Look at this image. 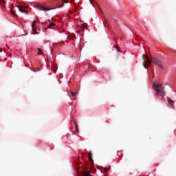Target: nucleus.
Here are the masks:
<instances>
[{"instance_id":"22","label":"nucleus","mask_w":176,"mask_h":176,"mask_svg":"<svg viewBox=\"0 0 176 176\" xmlns=\"http://www.w3.org/2000/svg\"><path fill=\"white\" fill-rule=\"evenodd\" d=\"M7 47H9L8 45H6Z\"/></svg>"},{"instance_id":"19","label":"nucleus","mask_w":176,"mask_h":176,"mask_svg":"<svg viewBox=\"0 0 176 176\" xmlns=\"http://www.w3.org/2000/svg\"><path fill=\"white\" fill-rule=\"evenodd\" d=\"M65 3H68V1H65Z\"/></svg>"},{"instance_id":"12","label":"nucleus","mask_w":176,"mask_h":176,"mask_svg":"<svg viewBox=\"0 0 176 176\" xmlns=\"http://www.w3.org/2000/svg\"><path fill=\"white\" fill-rule=\"evenodd\" d=\"M0 5H1V6H4V5H5V1H3V0H0Z\"/></svg>"},{"instance_id":"2","label":"nucleus","mask_w":176,"mask_h":176,"mask_svg":"<svg viewBox=\"0 0 176 176\" xmlns=\"http://www.w3.org/2000/svg\"><path fill=\"white\" fill-rule=\"evenodd\" d=\"M151 60L153 63H154V64H156L158 67H160V68H162V69H164L163 63H162V61H160V60L157 59V58H152Z\"/></svg>"},{"instance_id":"16","label":"nucleus","mask_w":176,"mask_h":176,"mask_svg":"<svg viewBox=\"0 0 176 176\" xmlns=\"http://www.w3.org/2000/svg\"><path fill=\"white\" fill-rule=\"evenodd\" d=\"M11 13L12 14H14V12H13V10H11Z\"/></svg>"},{"instance_id":"18","label":"nucleus","mask_w":176,"mask_h":176,"mask_svg":"<svg viewBox=\"0 0 176 176\" xmlns=\"http://www.w3.org/2000/svg\"><path fill=\"white\" fill-rule=\"evenodd\" d=\"M63 6H64V3L61 6H60V8H63Z\"/></svg>"},{"instance_id":"6","label":"nucleus","mask_w":176,"mask_h":176,"mask_svg":"<svg viewBox=\"0 0 176 176\" xmlns=\"http://www.w3.org/2000/svg\"><path fill=\"white\" fill-rule=\"evenodd\" d=\"M91 174H93V172H91V170H82V175L85 176H91Z\"/></svg>"},{"instance_id":"15","label":"nucleus","mask_w":176,"mask_h":176,"mask_svg":"<svg viewBox=\"0 0 176 176\" xmlns=\"http://www.w3.org/2000/svg\"><path fill=\"white\" fill-rule=\"evenodd\" d=\"M103 170H104V173H107L108 172V169L107 168H103Z\"/></svg>"},{"instance_id":"21","label":"nucleus","mask_w":176,"mask_h":176,"mask_svg":"<svg viewBox=\"0 0 176 176\" xmlns=\"http://www.w3.org/2000/svg\"><path fill=\"white\" fill-rule=\"evenodd\" d=\"M76 127L77 128V127H78V125L76 124Z\"/></svg>"},{"instance_id":"4","label":"nucleus","mask_w":176,"mask_h":176,"mask_svg":"<svg viewBox=\"0 0 176 176\" xmlns=\"http://www.w3.org/2000/svg\"><path fill=\"white\" fill-rule=\"evenodd\" d=\"M36 8L38 10H43L44 12H49V10H52V8H47L41 5H37Z\"/></svg>"},{"instance_id":"20","label":"nucleus","mask_w":176,"mask_h":176,"mask_svg":"<svg viewBox=\"0 0 176 176\" xmlns=\"http://www.w3.org/2000/svg\"><path fill=\"white\" fill-rule=\"evenodd\" d=\"M90 1V2H91V4L92 5L93 4V2L91 1V0H89Z\"/></svg>"},{"instance_id":"5","label":"nucleus","mask_w":176,"mask_h":176,"mask_svg":"<svg viewBox=\"0 0 176 176\" xmlns=\"http://www.w3.org/2000/svg\"><path fill=\"white\" fill-rule=\"evenodd\" d=\"M78 25L80 31H85V28L87 27V24L86 23H80V24H78Z\"/></svg>"},{"instance_id":"8","label":"nucleus","mask_w":176,"mask_h":176,"mask_svg":"<svg viewBox=\"0 0 176 176\" xmlns=\"http://www.w3.org/2000/svg\"><path fill=\"white\" fill-rule=\"evenodd\" d=\"M16 8H18L19 11L21 12L22 13H25V14H28V11H24V10H23V8L21 7L17 6Z\"/></svg>"},{"instance_id":"11","label":"nucleus","mask_w":176,"mask_h":176,"mask_svg":"<svg viewBox=\"0 0 176 176\" xmlns=\"http://www.w3.org/2000/svg\"><path fill=\"white\" fill-rule=\"evenodd\" d=\"M38 56H42V54H43V53L42 52V50L41 49H40V48H38Z\"/></svg>"},{"instance_id":"1","label":"nucleus","mask_w":176,"mask_h":176,"mask_svg":"<svg viewBox=\"0 0 176 176\" xmlns=\"http://www.w3.org/2000/svg\"><path fill=\"white\" fill-rule=\"evenodd\" d=\"M153 88L156 92V95L160 97H164L166 96V91H164V87H163V84L153 82Z\"/></svg>"},{"instance_id":"3","label":"nucleus","mask_w":176,"mask_h":176,"mask_svg":"<svg viewBox=\"0 0 176 176\" xmlns=\"http://www.w3.org/2000/svg\"><path fill=\"white\" fill-rule=\"evenodd\" d=\"M144 56L146 57V60H145V58L143 57V60L144 63H145L144 65H143L144 68H146V67H150L151 66V60H149V58H148V56L143 54Z\"/></svg>"},{"instance_id":"9","label":"nucleus","mask_w":176,"mask_h":176,"mask_svg":"<svg viewBox=\"0 0 176 176\" xmlns=\"http://www.w3.org/2000/svg\"><path fill=\"white\" fill-rule=\"evenodd\" d=\"M88 157L90 163H93V154L91 152L88 154Z\"/></svg>"},{"instance_id":"17","label":"nucleus","mask_w":176,"mask_h":176,"mask_svg":"<svg viewBox=\"0 0 176 176\" xmlns=\"http://www.w3.org/2000/svg\"><path fill=\"white\" fill-rule=\"evenodd\" d=\"M117 52H120V50H119V48H117Z\"/></svg>"},{"instance_id":"14","label":"nucleus","mask_w":176,"mask_h":176,"mask_svg":"<svg viewBox=\"0 0 176 176\" xmlns=\"http://www.w3.org/2000/svg\"><path fill=\"white\" fill-rule=\"evenodd\" d=\"M70 93L72 97H75V96H76V94H77V92H73L72 91H71Z\"/></svg>"},{"instance_id":"13","label":"nucleus","mask_w":176,"mask_h":176,"mask_svg":"<svg viewBox=\"0 0 176 176\" xmlns=\"http://www.w3.org/2000/svg\"><path fill=\"white\" fill-rule=\"evenodd\" d=\"M54 23H50V25H48L47 28H53V27H54Z\"/></svg>"},{"instance_id":"7","label":"nucleus","mask_w":176,"mask_h":176,"mask_svg":"<svg viewBox=\"0 0 176 176\" xmlns=\"http://www.w3.org/2000/svg\"><path fill=\"white\" fill-rule=\"evenodd\" d=\"M32 31H36V21H34L32 25Z\"/></svg>"},{"instance_id":"10","label":"nucleus","mask_w":176,"mask_h":176,"mask_svg":"<svg viewBox=\"0 0 176 176\" xmlns=\"http://www.w3.org/2000/svg\"><path fill=\"white\" fill-rule=\"evenodd\" d=\"M168 102L171 107L174 105V100H171L170 98H168Z\"/></svg>"}]
</instances>
